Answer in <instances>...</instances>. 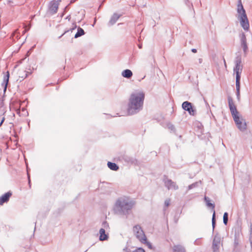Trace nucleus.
<instances>
[{"label": "nucleus", "instance_id": "1", "mask_svg": "<svg viewBox=\"0 0 252 252\" xmlns=\"http://www.w3.org/2000/svg\"><path fill=\"white\" fill-rule=\"evenodd\" d=\"M134 205V201L129 197L121 196L116 200L113 211L115 215L127 216L130 213Z\"/></svg>", "mask_w": 252, "mask_h": 252}, {"label": "nucleus", "instance_id": "2", "mask_svg": "<svg viewBox=\"0 0 252 252\" xmlns=\"http://www.w3.org/2000/svg\"><path fill=\"white\" fill-rule=\"evenodd\" d=\"M144 98L145 94L141 91L133 93L130 95L127 108L128 115L135 114L142 110Z\"/></svg>", "mask_w": 252, "mask_h": 252}, {"label": "nucleus", "instance_id": "3", "mask_svg": "<svg viewBox=\"0 0 252 252\" xmlns=\"http://www.w3.org/2000/svg\"><path fill=\"white\" fill-rule=\"evenodd\" d=\"M237 12L238 13V18L241 27L245 31H248L250 28L249 22L241 0H238V1Z\"/></svg>", "mask_w": 252, "mask_h": 252}, {"label": "nucleus", "instance_id": "4", "mask_svg": "<svg viewBox=\"0 0 252 252\" xmlns=\"http://www.w3.org/2000/svg\"><path fill=\"white\" fill-rule=\"evenodd\" d=\"M133 230L136 237L141 242H146V237L144 231L139 225H136L133 227Z\"/></svg>", "mask_w": 252, "mask_h": 252}, {"label": "nucleus", "instance_id": "5", "mask_svg": "<svg viewBox=\"0 0 252 252\" xmlns=\"http://www.w3.org/2000/svg\"><path fill=\"white\" fill-rule=\"evenodd\" d=\"M234 121L236 125L237 128L241 131H244L247 129V124L245 120L239 116H235L233 118Z\"/></svg>", "mask_w": 252, "mask_h": 252}, {"label": "nucleus", "instance_id": "6", "mask_svg": "<svg viewBox=\"0 0 252 252\" xmlns=\"http://www.w3.org/2000/svg\"><path fill=\"white\" fill-rule=\"evenodd\" d=\"M240 38V43L242 48L245 55H246L248 51V46L246 36L244 32H242L239 35Z\"/></svg>", "mask_w": 252, "mask_h": 252}, {"label": "nucleus", "instance_id": "7", "mask_svg": "<svg viewBox=\"0 0 252 252\" xmlns=\"http://www.w3.org/2000/svg\"><path fill=\"white\" fill-rule=\"evenodd\" d=\"M242 72V71H234L236 74V95L238 100L240 99V79Z\"/></svg>", "mask_w": 252, "mask_h": 252}, {"label": "nucleus", "instance_id": "8", "mask_svg": "<svg viewBox=\"0 0 252 252\" xmlns=\"http://www.w3.org/2000/svg\"><path fill=\"white\" fill-rule=\"evenodd\" d=\"M228 102L229 107L231 112V113L232 115L233 118H234L235 116H238V112L237 110L236 107L234 104L233 99L231 96L228 97Z\"/></svg>", "mask_w": 252, "mask_h": 252}, {"label": "nucleus", "instance_id": "9", "mask_svg": "<svg viewBox=\"0 0 252 252\" xmlns=\"http://www.w3.org/2000/svg\"><path fill=\"white\" fill-rule=\"evenodd\" d=\"M182 108L187 111L190 115L194 116L195 114V110L193 109L191 103L188 101H185L182 104Z\"/></svg>", "mask_w": 252, "mask_h": 252}, {"label": "nucleus", "instance_id": "10", "mask_svg": "<svg viewBox=\"0 0 252 252\" xmlns=\"http://www.w3.org/2000/svg\"><path fill=\"white\" fill-rule=\"evenodd\" d=\"M165 186L168 189L177 190L178 189V186L176 185V183L172 181L171 179H165L164 180Z\"/></svg>", "mask_w": 252, "mask_h": 252}, {"label": "nucleus", "instance_id": "11", "mask_svg": "<svg viewBox=\"0 0 252 252\" xmlns=\"http://www.w3.org/2000/svg\"><path fill=\"white\" fill-rule=\"evenodd\" d=\"M241 56L238 55L235 59V66L233 68V71H242L243 65L241 64Z\"/></svg>", "mask_w": 252, "mask_h": 252}, {"label": "nucleus", "instance_id": "12", "mask_svg": "<svg viewBox=\"0 0 252 252\" xmlns=\"http://www.w3.org/2000/svg\"><path fill=\"white\" fill-rule=\"evenodd\" d=\"M58 7L59 5H58V3L52 1L50 2L49 5V12L51 14H54L57 12Z\"/></svg>", "mask_w": 252, "mask_h": 252}, {"label": "nucleus", "instance_id": "13", "mask_svg": "<svg viewBox=\"0 0 252 252\" xmlns=\"http://www.w3.org/2000/svg\"><path fill=\"white\" fill-rule=\"evenodd\" d=\"M11 195L12 193L10 192H7L0 197V205L7 202Z\"/></svg>", "mask_w": 252, "mask_h": 252}, {"label": "nucleus", "instance_id": "14", "mask_svg": "<svg viewBox=\"0 0 252 252\" xmlns=\"http://www.w3.org/2000/svg\"><path fill=\"white\" fill-rule=\"evenodd\" d=\"M105 231L104 230V228H100L99 231V240L100 241H105L107 240L108 238V234L105 233Z\"/></svg>", "mask_w": 252, "mask_h": 252}, {"label": "nucleus", "instance_id": "15", "mask_svg": "<svg viewBox=\"0 0 252 252\" xmlns=\"http://www.w3.org/2000/svg\"><path fill=\"white\" fill-rule=\"evenodd\" d=\"M120 16H121V15H119L117 13H114L111 17V18L109 22V25H114L117 22V21L119 19Z\"/></svg>", "mask_w": 252, "mask_h": 252}, {"label": "nucleus", "instance_id": "16", "mask_svg": "<svg viewBox=\"0 0 252 252\" xmlns=\"http://www.w3.org/2000/svg\"><path fill=\"white\" fill-rule=\"evenodd\" d=\"M174 252H186L185 248L182 245H177L173 247Z\"/></svg>", "mask_w": 252, "mask_h": 252}, {"label": "nucleus", "instance_id": "17", "mask_svg": "<svg viewBox=\"0 0 252 252\" xmlns=\"http://www.w3.org/2000/svg\"><path fill=\"white\" fill-rule=\"evenodd\" d=\"M122 75L124 77L130 78L132 76V72L129 69H126L122 72Z\"/></svg>", "mask_w": 252, "mask_h": 252}, {"label": "nucleus", "instance_id": "18", "mask_svg": "<svg viewBox=\"0 0 252 252\" xmlns=\"http://www.w3.org/2000/svg\"><path fill=\"white\" fill-rule=\"evenodd\" d=\"M204 200L206 202L207 206L209 207H211L214 211L215 207V204L211 203L210 199L208 197L205 196Z\"/></svg>", "mask_w": 252, "mask_h": 252}, {"label": "nucleus", "instance_id": "19", "mask_svg": "<svg viewBox=\"0 0 252 252\" xmlns=\"http://www.w3.org/2000/svg\"><path fill=\"white\" fill-rule=\"evenodd\" d=\"M108 167L111 170L114 171H117L119 169V166L115 163L111 162L107 163Z\"/></svg>", "mask_w": 252, "mask_h": 252}, {"label": "nucleus", "instance_id": "20", "mask_svg": "<svg viewBox=\"0 0 252 252\" xmlns=\"http://www.w3.org/2000/svg\"><path fill=\"white\" fill-rule=\"evenodd\" d=\"M125 160L128 163L130 164H136L137 163V160L132 157H126Z\"/></svg>", "mask_w": 252, "mask_h": 252}, {"label": "nucleus", "instance_id": "21", "mask_svg": "<svg viewBox=\"0 0 252 252\" xmlns=\"http://www.w3.org/2000/svg\"><path fill=\"white\" fill-rule=\"evenodd\" d=\"M85 34L84 31L81 28L79 27L77 30V32L75 34L74 37L78 38Z\"/></svg>", "mask_w": 252, "mask_h": 252}, {"label": "nucleus", "instance_id": "22", "mask_svg": "<svg viewBox=\"0 0 252 252\" xmlns=\"http://www.w3.org/2000/svg\"><path fill=\"white\" fill-rule=\"evenodd\" d=\"M220 238L217 236H215L213 242V245L220 246Z\"/></svg>", "mask_w": 252, "mask_h": 252}, {"label": "nucleus", "instance_id": "23", "mask_svg": "<svg viewBox=\"0 0 252 252\" xmlns=\"http://www.w3.org/2000/svg\"><path fill=\"white\" fill-rule=\"evenodd\" d=\"M9 73L8 71H7L6 74L4 76V79H3V81L5 83L4 90H6V89L7 85L8 84V80H9Z\"/></svg>", "mask_w": 252, "mask_h": 252}, {"label": "nucleus", "instance_id": "24", "mask_svg": "<svg viewBox=\"0 0 252 252\" xmlns=\"http://www.w3.org/2000/svg\"><path fill=\"white\" fill-rule=\"evenodd\" d=\"M228 214L227 212H225L223 216V221L224 224L226 225L228 222Z\"/></svg>", "mask_w": 252, "mask_h": 252}, {"label": "nucleus", "instance_id": "25", "mask_svg": "<svg viewBox=\"0 0 252 252\" xmlns=\"http://www.w3.org/2000/svg\"><path fill=\"white\" fill-rule=\"evenodd\" d=\"M102 228H104V230H108L109 229V226L107 221H104L102 223Z\"/></svg>", "mask_w": 252, "mask_h": 252}, {"label": "nucleus", "instance_id": "26", "mask_svg": "<svg viewBox=\"0 0 252 252\" xmlns=\"http://www.w3.org/2000/svg\"><path fill=\"white\" fill-rule=\"evenodd\" d=\"M212 223L213 230L214 229L215 224H216V220H215V211L214 210V213L212 217Z\"/></svg>", "mask_w": 252, "mask_h": 252}, {"label": "nucleus", "instance_id": "27", "mask_svg": "<svg viewBox=\"0 0 252 252\" xmlns=\"http://www.w3.org/2000/svg\"><path fill=\"white\" fill-rule=\"evenodd\" d=\"M198 185V183L197 182H196V183H193L190 185L188 187V189H191L196 187H197Z\"/></svg>", "mask_w": 252, "mask_h": 252}, {"label": "nucleus", "instance_id": "28", "mask_svg": "<svg viewBox=\"0 0 252 252\" xmlns=\"http://www.w3.org/2000/svg\"><path fill=\"white\" fill-rule=\"evenodd\" d=\"M212 248H213V252H219V248H220V246H214V245H212Z\"/></svg>", "mask_w": 252, "mask_h": 252}, {"label": "nucleus", "instance_id": "29", "mask_svg": "<svg viewBox=\"0 0 252 252\" xmlns=\"http://www.w3.org/2000/svg\"><path fill=\"white\" fill-rule=\"evenodd\" d=\"M170 200L169 199H166L164 201V205L166 207H167L170 205Z\"/></svg>", "mask_w": 252, "mask_h": 252}, {"label": "nucleus", "instance_id": "30", "mask_svg": "<svg viewBox=\"0 0 252 252\" xmlns=\"http://www.w3.org/2000/svg\"><path fill=\"white\" fill-rule=\"evenodd\" d=\"M132 252H145L144 250L142 248H138L137 249H136L135 250H134V251H133Z\"/></svg>", "mask_w": 252, "mask_h": 252}, {"label": "nucleus", "instance_id": "31", "mask_svg": "<svg viewBox=\"0 0 252 252\" xmlns=\"http://www.w3.org/2000/svg\"><path fill=\"white\" fill-rule=\"evenodd\" d=\"M143 243L146 244V245L148 247V248L149 249H152V244L150 242H147V241L146 240V242Z\"/></svg>", "mask_w": 252, "mask_h": 252}, {"label": "nucleus", "instance_id": "32", "mask_svg": "<svg viewBox=\"0 0 252 252\" xmlns=\"http://www.w3.org/2000/svg\"><path fill=\"white\" fill-rule=\"evenodd\" d=\"M250 241L251 247L252 248V228H251V229Z\"/></svg>", "mask_w": 252, "mask_h": 252}, {"label": "nucleus", "instance_id": "33", "mask_svg": "<svg viewBox=\"0 0 252 252\" xmlns=\"http://www.w3.org/2000/svg\"><path fill=\"white\" fill-rule=\"evenodd\" d=\"M194 244L196 245H199L200 244V240L199 239H196L194 241Z\"/></svg>", "mask_w": 252, "mask_h": 252}, {"label": "nucleus", "instance_id": "34", "mask_svg": "<svg viewBox=\"0 0 252 252\" xmlns=\"http://www.w3.org/2000/svg\"><path fill=\"white\" fill-rule=\"evenodd\" d=\"M62 0H54L52 1L55 2L56 3H58V5H59L60 3L61 2Z\"/></svg>", "mask_w": 252, "mask_h": 252}, {"label": "nucleus", "instance_id": "35", "mask_svg": "<svg viewBox=\"0 0 252 252\" xmlns=\"http://www.w3.org/2000/svg\"><path fill=\"white\" fill-rule=\"evenodd\" d=\"M13 3V2H12V0H7V3L8 4L10 5V4H11V3Z\"/></svg>", "mask_w": 252, "mask_h": 252}, {"label": "nucleus", "instance_id": "36", "mask_svg": "<svg viewBox=\"0 0 252 252\" xmlns=\"http://www.w3.org/2000/svg\"><path fill=\"white\" fill-rule=\"evenodd\" d=\"M69 31V30H67V31H66L64 32V33L63 34H62L61 36H60L59 37V38H60L61 37H62L65 33H66L67 32H68Z\"/></svg>", "mask_w": 252, "mask_h": 252}, {"label": "nucleus", "instance_id": "37", "mask_svg": "<svg viewBox=\"0 0 252 252\" xmlns=\"http://www.w3.org/2000/svg\"><path fill=\"white\" fill-rule=\"evenodd\" d=\"M191 51H192L193 53H196V52H197V50H196V49H192L191 50Z\"/></svg>", "mask_w": 252, "mask_h": 252}, {"label": "nucleus", "instance_id": "38", "mask_svg": "<svg viewBox=\"0 0 252 252\" xmlns=\"http://www.w3.org/2000/svg\"><path fill=\"white\" fill-rule=\"evenodd\" d=\"M234 252H240V251L237 249L236 248H235V249L234 250Z\"/></svg>", "mask_w": 252, "mask_h": 252}, {"label": "nucleus", "instance_id": "39", "mask_svg": "<svg viewBox=\"0 0 252 252\" xmlns=\"http://www.w3.org/2000/svg\"><path fill=\"white\" fill-rule=\"evenodd\" d=\"M169 128H170L171 130H173L174 129V126H173V125H171L170 126H169Z\"/></svg>", "mask_w": 252, "mask_h": 252}, {"label": "nucleus", "instance_id": "40", "mask_svg": "<svg viewBox=\"0 0 252 252\" xmlns=\"http://www.w3.org/2000/svg\"><path fill=\"white\" fill-rule=\"evenodd\" d=\"M29 29H30V27H29L28 29H25V30L23 31V33H26V32L28 30H29Z\"/></svg>", "mask_w": 252, "mask_h": 252}, {"label": "nucleus", "instance_id": "41", "mask_svg": "<svg viewBox=\"0 0 252 252\" xmlns=\"http://www.w3.org/2000/svg\"><path fill=\"white\" fill-rule=\"evenodd\" d=\"M18 30H16L14 31V32L12 33V36H14L15 34V33L17 32Z\"/></svg>", "mask_w": 252, "mask_h": 252}, {"label": "nucleus", "instance_id": "42", "mask_svg": "<svg viewBox=\"0 0 252 252\" xmlns=\"http://www.w3.org/2000/svg\"><path fill=\"white\" fill-rule=\"evenodd\" d=\"M76 28V24H75L74 27L73 28L70 29V30L72 31V30H74Z\"/></svg>", "mask_w": 252, "mask_h": 252}, {"label": "nucleus", "instance_id": "43", "mask_svg": "<svg viewBox=\"0 0 252 252\" xmlns=\"http://www.w3.org/2000/svg\"><path fill=\"white\" fill-rule=\"evenodd\" d=\"M4 120V118H3L2 119V120H1V122L0 123V126L2 125V124L3 123V121Z\"/></svg>", "mask_w": 252, "mask_h": 252}, {"label": "nucleus", "instance_id": "44", "mask_svg": "<svg viewBox=\"0 0 252 252\" xmlns=\"http://www.w3.org/2000/svg\"><path fill=\"white\" fill-rule=\"evenodd\" d=\"M4 120V118H3L2 119V120H1V122L0 123V126L2 125V124L3 123V121Z\"/></svg>", "mask_w": 252, "mask_h": 252}, {"label": "nucleus", "instance_id": "45", "mask_svg": "<svg viewBox=\"0 0 252 252\" xmlns=\"http://www.w3.org/2000/svg\"><path fill=\"white\" fill-rule=\"evenodd\" d=\"M223 62H224L225 67H226V62H225V60L224 59H223Z\"/></svg>", "mask_w": 252, "mask_h": 252}, {"label": "nucleus", "instance_id": "46", "mask_svg": "<svg viewBox=\"0 0 252 252\" xmlns=\"http://www.w3.org/2000/svg\"><path fill=\"white\" fill-rule=\"evenodd\" d=\"M30 183H31V181H30V177H29V184L30 185Z\"/></svg>", "mask_w": 252, "mask_h": 252}, {"label": "nucleus", "instance_id": "47", "mask_svg": "<svg viewBox=\"0 0 252 252\" xmlns=\"http://www.w3.org/2000/svg\"><path fill=\"white\" fill-rule=\"evenodd\" d=\"M139 48H141V45H139Z\"/></svg>", "mask_w": 252, "mask_h": 252}]
</instances>
